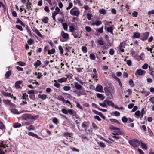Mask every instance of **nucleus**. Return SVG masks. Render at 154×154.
I'll list each match as a JSON object with an SVG mask.
<instances>
[{
  "instance_id": "f257e3e1",
  "label": "nucleus",
  "mask_w": 154,
  "mask_h": 154,
  "mask_svg": "<svg viewBox=\"0 0 154 154\" xmlns=\"http://www.w3.org/2000/svg\"><path fill=\"white\" fill-rule=\"evenodd\" d=\"M70 13L72 15L78 16L80 14V12L78 8L74 6L71 10Z\"/></svg>"
},
{
  "instance_id": "f03ea898",
  "label": "nucleus",
  "mask_w": 154,
  "mask_h": 154,
  "mask_svg": "<svg viewBox=\"0 0 154 154\" xmlns=\"http://www.w3.org/2000/svg\"><path fill=\"white\" fill-rule=\"evenodd\" d=\"M129 144L133 147H137L140 144V142L139 140L137 139H134L129 141Z\"/></svg>"
},
{
  "instance_id": "7ed1b4c3",
  "label": "nucleus",
  "mask_w": 154,
  "mask_h": 154,
  "mask_svg": "<svg viewBox=\"0 0 154 154\" xmlns=\"http://www.w3.org/2000/svg\"><path fill=\"white\" fill-rule=\"evenodd\" d=\"M61 35L62 37V38H60V40L61 41L63 42L66 41L69 38V35L67 33L64 32L63 31H62L61 32Z\"/></svg>"
},
{
  "instance_id": "20e7f679",
  "label": "nucleus",
  "mask_w": 154,
  "mask_h": 154,
  "mask_svg": "<svg viewBox=\"0 0 154 154\" xmlns=\"http://www.w3.org/2000/svg\"><path fill=\"white\" fill-rule=\"evenodd\" d=\"M127 42V40L122 42L120 43L118 47V48L121 52H123L124 51V50L123 48H125V46L126 45Z\"/></svg>"
},
{
  "instance_id": "39448f33",
  "label": "nucleus",
  "mask_w": 154,
  "mask_h": 154,
  "mask_svg": "<svg viewBox=\"0 0 154 154\" xmlns=\"http://www.w3.org/2000/svg\"><path fill=\"white\" fill-rule=\"evenodd\" d=\"M145 58V54L143 52L141 53L140 55H137L135 57V59L139 61L140 60L142 61L144 60Z\"/></svg>"
},
{
  "instance_id": "423d86ee",
  "label": "nucleus",
  "mask_w": 154,
  "mask_h": 154,
  "mask_svg": "<svg viewBox=\"0 0 154 154\" xmlns=\"http://www.w3.org/2000/svg\"><path fill=\"white\" fill-rule=\"evenodd\" d=\"M22 118L23 120H28L31 118V115L29 114H24L23 115Z\"/></svg>"
},
{
  "instance_id": "0eeeda50",
  "label": "nucleus",
  "mask_w": 154,
  "mask_h": 154,
  "mask_svg": "<svg viewBox=\"0 0 154 154\" xmlns=\"http://www.w3.org/2000/svg\"><path fill=\"white\" fill-rule=\"evenodd\" d=\"M72 35H73L75 38H80L81 36V34L79 31L78 30L76 29L72 33Z\"/></svg>"
},
{
  "instance_id": "6e6552de",
  "label": "nucleus",
  "mask_w": 154,
  "mask_h": 154,
  "mask_svg": "<svg viewBox=\"0 0 154 154\" xmlns=\"http://www.w3.org/2000/svg\"><path fill=\"white\" fill-rule=\"evenodd\" d=\"M145 73L146 71H145L142 70L141 69H138L135 72V74L136 75H137V74L139 75H141L143 74H145Z\"/></svg>"
},
{
  "instance_id": "1a4fd4ad",
  "label": "nucleus",
  "mask_w": 154,
  "mask_h": 154,
  "mask_svg": "<svg viewBox=\"0 0 154 154\" xmlns=\"http://www.w3.org/2000/svg\"><path fill=\"white\" fill-rule=\"evenodd\" d=\"M149 33L148 32H146L143 34V36L141 39L143 41H144L147 39L149 36Z\"/></svg>"
},
{
  "instance_id": "9d476101",
  "label": "nucleus",
  "mask_w": 154,
  "mask_h": 154,
  "mask_svg": "<svg viewBox=\"0 0 154 154\" xmlns=\"http://www.w3.org/2000/svg\"><path fill=\"white\" fill-rule=\"evenodd\" d=\"M105 29L106 30L107 32L110 33L111 34L113 35V28L112 26H109L107 27L106 26L105 28Z\"/></svg>"
},
{
  "instance_id": "9b49d317",
  "label": "nucleus",
  "mask_w": 154,
  "mask_h": 154,
  "mask_svg": "<svg viewBox=\"0 0 154 154\" xmlns=\"http://www.w3.org/2000/svg\"><path fill=\"white\" fill-rule=\"evenodd\" d=\"M95 90L97 91L102 92L103 91V87L101 85L98 84Z\"/></svg>"
},
{
  "instance_id": "f8f14e48",
  "label": "nucleus",
  "mask_w": 154,
  "mask_h": 154,
  "mask_svg": "<svg viewBox=\"0 0 154 154\" xmlns=\"http://www.w3.org/2000/svg\"><path fill=\"white\" fill-rule=\"evenodd\" d=\"M2 94L5 96L10 97L11 98L14 97V99H16V97H13V95H11V93L5 92L4 91H3L2 92Z\"/></svg>"
},
{
  "instance_id": "ddd939ff",
  "label": "nucleus",
  "mask_w": 154,
  "mask_h": 154,
  "mask_svg": "<svg viewBox=\"0 0 154 154\" xmlns=\"http://www.w3.org/2000/svg\"><path fill=\"white\" fill-rule=\"evenodd\" d=\"M32 6V4L31 2L28 3L27 2L26 5V8L29 10L32 11V8L31 7Z\"/></svg>"
},
{
  "instance_id": "4468645a",
  "label": "nucleus",
  "mask_w": 154,
  "mask_h": 154,
  "mask_svg": "<svg viewBox=\"0 0 154 154\" xmlns=\"http://www.w3.org/2000/svg\"><path fill=\"white\" fill-rule=\"evenodd\" d=\"M73 92L76 93L78 97H79L82 95H86L87 94L83 91L81 92L80 91H74Z\"/></svg>"
},
{
  "instance_id": "2eb2a0df",
  "label": "nucleus",
  "mask_w": 154,
  "mask_h": 154,
  "mask_svg": "<svg viewBox=\"0 0 154 154\" xmlns=\"http://www.w3.org/2000/svg\"><path fill=\"white\" fill-rule=\"evenodd\" d=\"M109 91L112 94H114L115 93L114 87L112 84H110V86L109 87Z\"/></svg>"
},
{
  "instance_id": "dca6fc26",
  "label": "nucleus",
  "mask_w": 154,
  "mask_h": 154,
  "mask_svg": "<svg viewBox=\"0 0 154 154\" xmlns=\"http://www.w3.org/2000/svg\"><path fill=\"white\" fill-rule=\"evenodd\" d=\"M140 36V33L138 32H135L134 33V34L132 37V39L138 38Z\"/></svg>"
},
{
  "instance_id": "f3484780",
  "label": "nucleus",
  "mask_w": 154,
  "mask_h": 154,
  "mask_svg": "<svg viewBox=\"0 0 154 154\" xmlns=\"http://www.w3.org/2000/svg\"><path fill=\"white\" fill-rule=\"evenodd\" d=\"M28 134L30 136H32L34 137H35L37 139H41V138L38 137L37 135L34 134V133L32 132H29L28 133Z\"/></svg>"
},
{
  "instance_id": "a211bd4d",
  "label": "nucleus",
  "mask_w": 154,
  "mask_h": 154,
  "mask_svg": "<svg viewBox=\"0 0 154 154\" xmlns=\"http://www.w3.org/2000/svg\"><path fill=\"white\" fill-rule=\"evenodd\" d=\"M74 85L75 88L77 90H80L82 89V86L79 84L78 82H75L74 83Z\"/></svg>"
},
{
  "instance_id": "6ab92c4d",
  "label": "nucleus",
  "mask_w": 154,
  "mask_h": 154,
  "mask_svg": "<svg viewBox=\"0 0 154 154\" xmlns=\"http://www.w3.org/2000/svg\"><path fill=\"white\" fill-rule=\"evenodd\" d=\"M22 83V81H18L15 83V86L17 89L21 88L20 85Z\"/></svg>"
},
{
  "instance_id": "aec40b11",
  "label": "nucleus",
  "mask_w": 154,
  "mask_h": 154,
  "mask_svg": "<svg viewBox=\"0 0 154 154\" xmlns=\"http://www.w3.org/2000/svg\"><path fill=\"white\" fill-rule=\"evenodd\" d=\"M141 147L144 150H146L147 149V146L144 143L140 141Z\"/></svg>"
},
{
  "instance_id": "412c9836",
  "label": "nucleus",
  "mask_w": 154,
  "mask_h": 154,
  "mask_svg": "<svg viewBox=\"0 0 154 154\" xmlns=\"http://www.w3.org/2000/svg\"><path fill=\"white\" fill-rule=\"evenodd\" d=\"M67 80V78L65 77H62L57 80L58 82L62 83L66 82Z\"/></svg>"
},
{
  "instance_id": "4be33fe9",
  "label": "nucleus",
  "mask_w": 154,
  "mask_h": 154,
  "mask_svg": "<svg viewBox=\"0 0 154 154\" xmlns=\"http://www.w3.org/2000/svg\"><path fill=\"white\" fill-rule=\"evenodd\" d=\"M97 42L98 44L101 45H103L104 44V42L102 37L99 38V39L97 40Z\"/></svg>"
},
{
  "instance_id": "5701e85b",
  "label": "nucleus",
  "mask_w": 154,
  "mask_h": 154,
  "mask_svg": "<svg viewBox=\"0 0 154 154\" xmlns=\"http://www.w3.org/2000/svg\"><path fill=\"white\" fill-rule=\"evenodd\" d=\"M21 126L22 125L21 124L18 122L15 123L13 125V127L15 128H17Z\"/></svg>"
},
{
  "instance_id": "b1692460",
  "label": "nucleus",
  "mask_w": 154,
  "mask_h": 154,
  "mask_svg": "<svg viewBox=\"0 0 154 154\" xmlns=\"http://www.w3.org/2000/svg\"><path fill=\"white\" fill-rule=\"evenodd\" d=\"M97 97L98 98L100 99L101 100H103L105 98L104 96L102 94L99 93L97 94Z\"/></svg>"
},
{
  "instance_id": "393cba45",
  "label": "nucleus",
  "mask_w": 154,
  "mask_h": 154,
  "mask_svg": "<svg viewBox=\"0 0 154 154\" xmlns=\"http://www.w3.org/2000/svg\"><path fill=\"white\" fill-rule=\"evenodd\" d=\"M11 112L14 114H19L22 113L21 112H19L18 110L16 109H13L11 110Z\"/></svg>"
},
{
  "instance_id": "a878e982",
  "label": "nucleus",
  "mask_w": 154,
  "mask_h": 154,
  "mask_svg": "<svg viewBox=\"0 0 154 154\" xmlns=\"http://www.w3.org/2000/svg\"><path fill=\"white\" fill-rule=\"evenodd\" d=\"M99 12L100 14L105 15L106 14V10L102 8L99 10Z\"/></svg>"
},
{
  "instance_id": "bb28decb",
  "label": "nucleus",
  "mask_w": 154,
  "mask_h": 154,
  "mask_svg": "<svg viewBox=\"0 0 154 154\" xmlns=\"http://www.w3.org/2000/svg\"><path fill=\"white\" fill-rule=\"evenodd\" d=\"M102 22L100 21H97L95 23L93 22L92 23V25L94 26L95 25L97 26L100 25L102 24Z\"/></svg>"
},
{
  "instance_id": "cd10ccee",
  "label": "nucleus",
  "mask_w": 154,
  "mask_h": 154,
  "mask_svg": "<svg viewBox=\"0 0 154 154\" xmlns=\"http://www.w3.org/2000/svg\"><path fill=\"white\" fill-rule=\"evenodd\" d=\"M135 117L137 118H139L140 116V111L139 110L136 111L134 114Z\"/></svg>"
},
{
  "instance_id": "c85d7f7f",
  "label": "nucleus",
  "mask_w": 154,
  "mask_h": 154,
  "mask_svg": "<svg viewBox=\"0 0 154 154\" xmlns=\"http://www.w3.org/2000/svg\"><path fill=\"white\" fill-rule=\"evenodd\" d=\"M38 97L39 98L41 99L44 100H45L47 98V95L44 94H39L38 95Z\"/></svg>"
},
{
  "instance_id": "c756f323",
  "label": "nucleus",
  "mask_w": 154,
  "mask_h": 154,
  "mask_svg": "<svg viewBox=\"0 0 154 154\" xmlns=\"http://www.w3.org/2000/svg\"><path fill=\"white\" fill-rule=\"evenodd\" d=\"M98 144L102 148H105L106 147V145L103 142H97Z\"/></svg>"
},
{
  "instance_id": "7c9ffc66",
  "label": "nucleus",
  "mask_w": 154,
  "mask_h": 154,
  "mask_svg": "<svg viewBox=\"0 0 154 154\" xmlns=\"http://www.w3.org/2000/svg\"><path fill=\"white\" fill-rule=\"evenodd\" d=\"M55 10V11H54L53 13H54L57 15L58 14L59 12L60 11V10L58 7H56Z\"/></svg>"
},
{
  "instance_id": "2f4dec72",
  "label": "nucleus",
  "mask_w": 154,
  "mask_h": 154,
  "mask_svg": "<svg viewBox=\"0 0 154 154\" xmlns=\"http://www.w3.org/2000/svg\"><path fill=\"white\" fill-rule=\"evenodd\" d=\"M26 128L29 131L33 130L35 129V127L33 125H31L29 127H26Z\"/></svg>"
},
{
  "instance_id": "473e14b6",
  "label": "nucleus",
  "mask_w": 154,
  "mask_h": 154,
  "mask_svg": "<svg viewBox=\"0 0 154 154\" xmlns=\"http://www.w3.org/2000/svg\"><path fill=\"white\" fill-rule=\"evenodd\" d=\"M48 54H53L55 52V50L54 48H53L51 50H48Z\"/></svg>"
},
{
  "instance_id": "72a5a7b5",
  "label": "nucleus",
  "mask_w": 154,
  "mask_h": 154,
  "mask_svg": "<svg viewBox=\"0 0 154 154\" xmlns=\"http://www.w3.org/2000/svg\"><path fill=\"white\" fill-rule=\"evenodd\" d=\"M11 74V70L7 71L6 72L5 76L7 78H8Z\"/></svg>"
},
{
  "instance_id": "f704fd0d",
  "label": "nucleus",
  "mask_w": 154,
  "mask_h": 154,
  "mask_svg": "<svg viewBox=\"0 0 154 154\" xmlns=\"http://www.w3.org/2000/svg\"><path fill=\"white\" fill-rule=\"evenodd\" d=\"M41 64V61L39 60H37L36 62L34 64V66L36 67H37L40 66Z\"/></svg>"
},
{
  "instance_id": "c9c22d12",
  "label": "nucleus",
  "mask_w": 154,
  "mask_h": 154,
  "mask_svg": "<svg viewBox=\"0 0 154 154\" xmlns=\"http://www.w3.org/2000/svg\"><path fill=\"white\" fill-rule=\"evenodd\" d=\"M64 29L66 31L68 30V25L66 23H64L62 24Z\"/></svg>"
},
{
  "instance_id": "e433bc0d",
  "label": "nucleus",
  "mask_w": 154,
  "mask_h": 154,
  "mask_svg": "<svg viewBox=\"0 0 154 154\" xmlns=\"http://www.w3.org/2000/svg\"><path fill=\"white\" fill-rule=\"evenodd\" d=\"M88 125L87 124V122H84L82 124V127L83 128H85L87 127H88Z\"/></svg>"
},
{
  "instance_id": "4c0bfd02",
  "label": "nucleus",
  "mask_w": 154,
  "mask_h": 154,
  "mask_svg": "<svg viewBox=\"0 0 154 154\" xmlns=\"http://www.w3.org/2000/svg\"><path fill=\"white\" fill-rule=\"evenodd\" d=\"M112 93L109 91L106 93V95L108 96L109 98L112 99L113 98V95L112 94Z\"/></svg>"
},
{
  "instance_id": "58836bf2",
  "label": "nucleus",
  "mask_w": 154,
  "mask_h": 154,
  "mask_svg": "<svg viewBox=\"0 0 154 154\" xmlns=\"http://www.w3.org/2000/svg\"><path fill=\"white\" fill-rule=\"evenodd\" d=\"M57 99L60 101H62L63 102L65 101L64 98L62 96H59L57 97Z\"/></svg>"
},
{
  "instance_id": "ea45409f",
  "label": "nucleus",
  "mask_w": 154,
  "mask_h": 154,
  "mask_svg": "<svg viewBox=\"0 0 154 154\" xmlns=\"http://www.w3.org/2000/svg\"><path fill=\"white\" fill-rule=\"evenodd\" d=\"M42 20L44 23H47L48 21V18L47 17H45Z\"/></svg>"
},
{
  "instance_id": "a19ab883",
  "label": "nucleus",
  "mask_w": 154,
  "mask_h": 154,
  "mask_svg": "<svg viewBox=\"0 0 154 154\" xmlns=\"http://www.w3.org/2000/svg\"><path fill=\"white\" fill-rule=\"evenodd\" d=\"M75 79L76 80L79 82L82 85H83L85 83L82 81L81 79H80L78 77H75Z\"/></svg>"
},
{
  "instance_id": "79ce46f5",
  "label": "nucleus",
  "mask_w": 154,
  "mask_h": 154,
  "mask_svg": "<svg viewBox=\"0 0 154 154\" xmlns=\"http://www.w3.org/2000/svg\"><path fill=\"white\" fill-rule=\"evenodd\" d=\"M107 104L109 106H111L112 107L114 106V103L111 101L108 100L107 102Z\"/></svg>"
},
{
  "instance_id": "37998d69",
  "label": "nucleus",
  "mask_w": 154,
  "mask_h": 154,
  "mask_svg": "<svg viewBox=\"0 0 154 154\" xmlns=\"http://www.w3.org/2000/svg\"><path fill=\"white\" fill-rule=\"evenodd\" d=\"M76 29L75 28L74 26H69V31L72 33Z\"/></svg>"
},
{
  "instance_id": "c03bdc74",
  "label": "nucleus",
  "mask_w": 154,
  "mask_h": 154,
  "mask_svg": "<svg viewBox=\"0 0 154 154\" xmlns=\"http://www.w3.org/2000/svg\"><path fill=\"white\" fill-rule=\"evenodd\" d=\"M86 16L88 19L90 20L91 19V17H92V15L91 14L88 13L86 14Z\"/></svg>"
},
{
  "instance_id": "a18cd8bd",
  "label": "nucleus",
  "mask_w": 154,
  "mask_h": 154,
  "mask_svg": "<svg viewBox=\"0 0 154 154\" xmlns=\"http://www.w3.org/2000/svg\"><path fill=\"white\" fill-rule=\"evenodd\" d=\"M82 49L83 52L85 53H86L87 51V48L85 46H82Z\"/></svg>"
},
{
  "instance_id": "49530a36",
  "label": "nucleus",
  "mask_w": 154,
  "mask_h": 154,
  "mask_svg": "<svg viewBox=\"0 0 154 154\" xmlns=\"http://www.w3.org/2000/svg\"><path fill=\"white\" fill-rule=\"evenodd\" d=\"M4 102L6 104H10L12 103L11 101L9 100H3Z\"/></svg>"
},
{
  "instance_id": "de8ad7c7",
  "label": "nucleus",
  "mask_w": 154,
  "mask_h": 154,
  "mask_svg": "<svg viewBox=\"0 0 154 154\" xmlns=\"http://www.w3.org/2000/svg\"><path fill=\"white\" fill-rule=\"evenodd\" d=\"M89 57L91 59L93 60H94L96 57L95 55L92 54H90Z\"/></svg>"
},
{
  "instance_id": "09e8293b",
  "label": "nucleus",
  "mask_w": 154,
  "mask_h": 154,
  "mask_svg": "<svg viewBox=\"0 0 154 154\" xmlns=\"http://www.w3.org/2000/svg\"><path fill=\"white\" fill-rule=\"evenodd\" d=\"M72 134L68 133V132H66L65 133L63 134L64 136L65 137H71V135H72Z\"/></svg>"
},
{
  "instance_id": "8fccbe9b",
  "label": "nucleus",
  "mask_w": 154,
  "mask_h": 154,
  "mask_svg": "<svg viewBox=\"0 0 154 154\" xmlns=\"http://www.w3.org/2000/svg\"><path fill=\"white\" fill-rule=\"evenodd\" d=\"M55 83L54 84V86L57 88H59L60 87V84L58 82H57L56 80H54Z\"/></svg>"
},
{
  "instance_id": "3c124183",
  "label": "nucleus",
  "mask_w": 154,
  "mask_h": 154,
  "mask_svg": "<svg viewBox=\"0 0 154 154\" xmlns=\"http://www.w3.org/2000/svg\"><path fill=\"white\" fill-rule=\"evenodd\" d=\"M97 32L100 33H102L103 32V27L102 26L101 27L98 29Z\"/></svg>"
},
{
  "instance_id": "603ef678",
  "label": "nucleus",
  "mask_w": 154,
  "mask_h": 154,
  "mask_svg": "<svg viewBox=\"0 0 154 154\" xmlns=\"http://www.w3.org/2000/svg\"><path fill=\"white\" fill-rule=\"evenodd\" d=\"M71 88L70 86H65L63 87V90L65 91H68L70 90Z\"/></svg>"
},
{
  "instance_id": "864d4df0",
  "label": "nucleus",
  "mask_w": 154,
  "mask_h": 154,
  "mask_svg": "<svg viewBox=\"0 0 154 154\" xmlns=\"http://www.w3.org/2000/svg\"><path fill=\"white\" fill-rule=\"evenodd\" d=\"M20 66H23L26 65V63L20 61L17 63Z\"/></svg>"
},
{
  "instance_id": "5fc2aeb1",
  "label": "nucleus",
  "mask_w": 154,
  "mask_h": 154,
  "mask_svg": "<svg viewBox=\"0 0 154 154\" xmlns=\"http://www.w3.org/2000/svg\"><path fill=\"white\" fill-rule=\"evenodd\" d=\"M144 112V108H143L141 109V112H140V119H141L143 117V112Z\"/></svg>"
},
{
  "instance_id": "6e6d98bb",
  "label": "nucleus",
  "mask_w": 154,
  "mask_h": 154,
  "mask_svg": "<svg viewBox=\"0 0 154 154\" xmlns=\"http://www.w3.org/2000/svg\"><path fill=\"white\" fill-rule=\"evenodd\" d=\"M129 83L131 87H133L134 86V84L132 80L130 79L129 81Z\"/></svg>"
},
{
  "instance_id": "4d7b16f0",
  "label": "nucleus",
  "mask_w": 154,
  "mask_h": 154,
  "mask_svg": "<svg viewBox=\"0 0 154 154\" xmlns=\"http://www.w3.org/2000/svg\"><path fill=\"white\" fill-rule=\"evenodd\" d=\"M58 48L60 51V53L61 54H63V51L62 48V46L61 45H59L58 46Z\"/></svg>"
},
{
  "instance_id": "13d9d810",
  "label": "nucleus",
  "mask_w": 154,
  "mask_h": 154,
  "mask_svg": "<svg viewBox=\"0 0 154 154\" xmlns=\"http://www.w3.org/2000/svg\"><path fill=\"white\" fill-rule=\"evenodd\" d=\"M91 76L92 78L94 79L96 81H97V76L96 74H91Z\"/></svg>"
},
{
  "instance_id": "bf43d9fd",
  "label": "nucleus",
  "mask_w": 154,
  "mask_h": 154,
  "mask_svg": "<svg viewBox=\"0 0 154 154\" xmlns=\"http://www.w3.org/2000/svg\"><path fill=\"white\" fill-rule=\"evenodd\" d=\"M73 6V4L72 2H70L69 3L68 6L66 8V9L67 10L70 9Z\"/></svg>"
},
{
  "instance_id": "052dcab7",
  "label": "nucleus",
  "mask_w": 154,
  "mask_h": 154,
  "mask_svg": "<svg viewBox=\"0 0 154 154\" xmlns=\"http://www.w3.org/2000/svg\"><path fill=\"white\" fill-rule=\"evenodd\" d=\"M112 134H116V135H123V133L121 132V131H118L116 132H115V133H112Z\"/></svg>"
},
{
  "instance_id": "680f3d73",
  "label": "nucleus",
  "mask_w": 154,
  "mask_h": 154,
  "mask_svg": "<svg viewBox=\"0 0 154 154\" xmlns=\"http://www.w3.org/2000/svg\"><path fill=\"white\" fill-rule=\"evenodd\" d=\"M16 27L20 31H22L23 30V28L20 26L18 25H16Z\"/></svg>"
},
{
  "instance_id": "e2e57ef3",
  "label": "nucleus",
  "mask_w": 154,
  "mask_h": 154,
  "mask_svg": "<svg viewBox=\"0 0 154 154\" xmlns=\"http://www.w3.org/2000/svg\"><path fill=\"white\" fill-rule=\"evenodd\" d=\"M92 127L94 128L95 130H97L98 127L97 126V125L94 123H92Z\"/></svg>"
},
{
  "instance_id": "0e129e2a",
  "label": "nucleus",
  "mask_w": 154,
  "mask_h": 154,
  "mask_svg": "<svg viewBox=\"0 0 154 154\" xmlns=\"http://www.w3.org/2000/svg\"><path fill=\"white\" fill-rule=\"evenodd\" d=\"M53 122L55 124H57L58 122V119L56 117L54 118L53 120Z\"/></svg>"
},
{
  "instance_id": "69168bd1",
  "label": "nucleus",
  "mask_w": 154,
  "mask_h": 154,
  "mask_svg": "<svg viewBox=\"0 0 154 154\" xmlns=\"http://www.w3.org/2000/svg\"><path fill=\"white\" fill-rule=\"evenodd\" d=\"M110 120L111 122H116L118 124L119 123V122L117 120L114 119H110Z\"/></svg>"
},
{
  "instance_id": "338daca9",
  "label": "nucleus",
  "mask_w": 154,
  "mask_h": 154,
  "mask_svg": "<svg viewBox=\"0 0 154 154\" xmlns=\"http://www.w3.org/2000/svg\"><path fill=\"white\" fill-rule=\"evenodd\" d=\"M122 120L124 123L128 121V119L125 117H123L122 118Z\"/></svg>"
},
{
  "instance_id": "774afa93",
  "label": "nucleus",
  "mask_w": 154,
  "mask_h": 154,
  "mask_svg": "<svg viewBox=\"0 0 154 154\" xmlns=\"http://www.w3.org/2000/svg\"><path fill=\"white\" fill-rule=\"evenodd\" d=\"M148 67V65L146 63L144 64L142 66V68L144 69H146Z\"/></svg>"
}]
</instances>
